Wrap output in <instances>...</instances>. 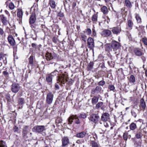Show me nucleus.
<instances>
[{"instance_id":"obj_33","label":"nucleus","mask_w":147,"mask_h":147,"mask_svg":"<svg viewBox=\"0 0 147 147\" xmlns=\"http://www.w3.org/2000/svg\"><path fill=\"white\" fill-rule=\"evenodd\" d=\"M18 105H22L24 104V98H18Z\"/></svg>"},{"instance_id":"obj_45","label":"nucleus","mask_w":147,"mask_h":147,"mask_svg":"<svg viewBox=\"0 0 147 147\" xmlns=\"http://www.w3.org/2000/svg\"><path fill=\"white\" fill-rule=\"evenodd\" d=\"M105 84V82L103 80H101L98 83V85L99 86H103Z\"/></svg>"},{"instance_id":"obj_7","label":"nucleus","mask_w":147,"mask_h":147,"mask_svg":"<svg viewBox=\"0 0 147 147\" xmlns=\"http://www.w3.org/2000/svg\"><path fill=\"white\" fill-rule=\"evenodd\" d=\"M99 119V116L95 114H93L91 115L90 117V120L94 123H96Z\"/></svg>"},{"instance_id":"obj_59","label":"nucleus","mask_w":147,"mask_h":147,"mask_svg":"<svg viewBox=\"0 0 147 147\" xmlns=\"http://www.w3.org/2000/svg\"><path fill=\"white\" fill-rule=\"evenodd\" d=\"M141 58L142 59V60H143V62H144L146 61L145 57H144V56H142L141 57Z\"/></svg>"},{"instance_id":"obj_9","label":"nucleus","mask_w":147,"mask_h":147,"mask_svg":"<svg viewBox=\"0 0 147 147\" xmlns=\"http://www.w3.org/2000/svg\"><path fill=\"white\" fill-rule=\"evenodd\" d=\"M88 47L90 49H92L94 46V42L93 39L91 37L89 38L88 39Z\"/></svg>"},{"instance_id":"obj_38","label":"nucleus","mask_w":147,"mask_h":147,"mask_svg":"<svg viewBox=\"0 0 147 147\" xmlns=\"http://www.w3.org/2000/svg\"><path fill=\"white\" fill-rule=\"evenodd\" d=\"M87 117V115L86 113H82L80 114L79 117L80 118H82L84 119L86 118Z\"/></svg>"},{"instance_id":"obj_5","label":"nucleus","mask_w":147,"mask_h":147,"mask_svg":"<svg viewBox=\"0 0 147 147\" xmlns=\"http://www.w3.org/2000/svg\"><path fill=\"white\" fill-rule=\"evenodd\" d=\"M75 119V122L76 123L78 124L80 123V121L78 117L76 115H72L70 116L68 118V124H71L73 122V120Z\"/></svg>"},{"instance_id":"obj_3","label":"nucleus","mask_w":147,"mask_h":147,"mask_svg":"<svg viewBox=\"0 0 147 147\" xmlns=\"http://www.w3.org/2000/svg\"><path fill=\"white\" fill-rule=\"evenodd\" d=\"M61 142L62 144L61 146L62 147L67 146L70 144L69 139L66 136H64L62 138Z\"/></svg>"},{"instance_id":"obj_15","label":"nucleus","mask_w":147,"mask_h":147,"mask_svg":"<svg viewBox=\"0 0 147 147\" xmlns=\"http://www.w3.org/2000/svg\"><path fill=\"white\" fill-rule=\"evenodd\" d=\"M111 34V31L109 30L105 29L102 32V35L104 37L109 36Z\"/></svg>"},{"instance_id":"obj_13","label":"nucleus","mask_w":147,"mask_h":147,"mask_svg":"<svg viewBox=\"0 0 147 147\" xmlns=\"http://www.w3.org/2000/svg\"><path fill=\"white\" fill-rule=\"evenodd\" d=\"M101 90L102 88L99 86H97L95 88L92 89L91 92L93 94H98L101 92Z\"/></svg>"},{"instance_id":"obj_52","label":"nucleus","mask_w":147,"mask_h":147,"mask_svg":"<svg viewBox=\"0 0 147 147\" xmlns=\"http://www.w3.org/2000/svg\"><path fill=\"white\" fill-rule=\"evenodd\" d=\"M18 130V127L16 126H15L13 128V131L14 132H17Z\"/></svg>"},{"instance_id":"obj_50","label":"nucleus","mask_w":147,"mask_h":147,"mask_svg":"<svg viewBox=\"0 0 147 147\" xmlns=\"http://www.w3.org/2000/svg\"><path fill=\"white\" fill-rule=\"evenodd\" d=\"M3 74L5 77H7L9 75V74L8 72L6 71H4L3 72Z\"/></svg>"},{"instance_id":"obj_12","label":"nucleus","mask_w":147,"mask_h":147,"mask_svg":"<svg viewBox=\"0 0 147 147\" xmlns=\"http://www.w3.org/2000/svg\"><path fill=\"white\" fill-rule=\"evenodd\" d=\"M29 130L28 126H26L24 127L22 130V136L24 138H27V134Z\"/></svg>"},{"instance_id":"obj_10","label":"nucleus","mask_w":147,"mask_h":147,"mask_svg":"<svg viewBox=\"0 0 147 147\" xmlns=\"http://www.w3.org/2000/svg\"><path fill=\"white\" fill-rule=\"evenodd\" d=\"M121 28L120 26L114 27L112 28V32L115 34H118L121 31Z\"/></svg>"},{"instance_id":"obj_54","label":"nucleus","mask_w":147,"mask_h":147,"mask_svg":"<svg viewBox=\"0 0 147 147\" xmlns=\"http://www.w3.org/2000/svg\"><path fill=\"white\" fill-rule=\"evenodd\" d=\"M4 32L2 28H0V34L1 35H2L3 34Z\"/></svg>"},{"instance_id":"obj_31","label":"nucleus","mask_w":147,"mask_h":147,"mask_svg":"<svg viewBox=\"0 0 147 147\" xmlns=\"http://www.w3.org/2000/svg\"><path fill=\"white\" fill-rule=\"evenodd\" d=\"M90 145L92 147H98V143L94 141H92L90 142Z\"/></svg>"},{"instance_id":"obj_8","label":"nucleus","mask_w":147,"mask_h":147,"mask_svg":"<svg viewBox=\"0 0 147 147\" xmlns=\"http://www.w3.org/2000/svg\"><path fill=\"white\" fill-rule=\"evenodd\" d=\"M111 46L114 51H116L120 47V43L116 41H113L111 43Z\"/></svg>"},{"instance_id":"obj_26","label":"nucleus","mask_w":147,"mask_h":147,"mask_svg":"<svg viewBox=\"0 0 147 147\" xmlns=\"http://www.w3.org/2000/svg\"><path fill=\"white\" fill-rule=\"evenodd\" d=\"M49 4L52 8L55 9V8L56 5L54 0H49Z\"/></svg>"},{"instance_id":"obj_28","label":"nucleus","mask_w":147,"mask_h":147,"mask_svg":"<svg viewBox=\"0 0 147 147\" xmlns=\"http://www.w3.org/2000/svg\"><path fill=\"white\" fill-rule=\"evenodd\" d=\"M101 11L103 14H105L108 12V10L107 7L105 6H103L100 9Z\"/></svg>"},{"instance_id":"obj_62","label":"nucleus","mask_w":147,"mask_h":147,"mask_svg":"<svg viewBox=\"0 0 147 147\" xmlns=\"http://www.w3.org/2000/svg\"><path fill=\"white\" fill-rule=\"evenodd\" d=\"M111 0H104L106 3H109L111 1Z\"/></svg>"},{"instance_id":"obj_53","label":"nucleus","mask_w":147,"mask_h":147,"mask_svg":"<svg viewBox=\"0 0 147 147\" xmlns=\"http://www.w3.org/2000/svg\"><path fill=\"white\" fill-rule=\"evenodd\" d=\"M76 2H73L72 4V8L73 9H74V8L76 6Z\"/></svg>"},{"instance_id":"obj_57","label":"nucleus","mask_w":147,"mask_h":147,"mask_svg":"<svg viewBox=\"0 0 147 147\" xmlns=\"http://www.w3.org/2000/svg\"><path fill=\"white\" fill-rule=\"evenodd\" d=\"M3 57V55L2 53H0V60H1Z\"/></svg>"},{"instance_id":"obj_19","label":"nucleus","mask_w":147,"mask_h":147,"mask_svg":"<svg viewBox=\"0 0 147 147\" xmlns=\"http://www.w3.org/2000/svg\"><path fill=\"white\" fill-rule=\"evenodd\" d=\"M46 59L47 61H50L53 59L52 54L51 53H47L45 54Z\"/></svg>"},{"instance_id":"obj_35","label":"nucleus","mask_w":147,"mask_h":147,"mask_svg":"<svg viewBox=\"0 0 147 147\" xmlns=\"http://www.w3.org/2000/svg\"><path fill=\"white\" fill-rule=\"evenodd\" d=\"M127 24L130 29H132L133 25V23L132 21L131 20H129L127 22Z\"/></svg>"},{"instance_id":"obj_44","label":"nucleus","mask_w":147,"mask_h":147,"mask_svg":"<svg viewBox=\"0 0 147 147\" xmlns=\"http://www.w3.org/2000/svg\"><path fill=\"white\" fill-rule=\"evenodd\" d=\"M86 32L87 35H90L91 33V30L90 28H87L86 30Z\"/></svg>"},{"instance_id":"obj_55","label":"nucleus","mask_w":147,"mask_h":147,"mask_svg":"<svg viewBox=\"0 0 147 147\" xmlns=\"http://www.w3.org/2000/svg\"><path fill=\"white\" fill-rule=\"evenodd\" d=\"M53 41L55 42L56 43L57 42V39L55 37H54L53 38Z\"/></svg>"},{"instance_id":"obj_60","label":"nucleus","mask_w":147,"mask_h":147,"mask_svg":"<svg viewBox=\"0 0 147 147\" xmlns=\"http://www.w3.org/2000/svg\"><path fill=\"white\" fill-rule=\"evenodd\" d=\"M55 88L57 89H59V86L58 85L56 84L55 85Z\"/></svg>"},{"instance_id":"obj_11","label":"nucleus","mask_w":147,"mask_h":147,"mask_svg":"<svg viewBox=\"0 0 147 147\" xmlns=\"http://www.w3.org/2000/svg\"><path fill=\"white\" fill-rule=\"evenodd\" d=\"M110 119L109 114L108 113H103L101 117V119L104 122L108 121Z\"/></svg>"},{"instance_id":"obj_46","label":"nucleus","mask_w":147,"mask_h":147,"mask_svg":"<svg viewBox=\"0 0 147 147\" xmlns=\"http://www.w3.org/2000/svg\"><path fill=\"white\" fill-rule=\"evenodd\" d=\"M108 88L110 90H114L115 88L113 85H110L109 86Z\"/></svg>"},{"instance_id":"obj_51","label":"nucleus","mask_w":147,"mask_h":147,"mask_svg":"<svg viewBox=\"0 0 147 147\" xmlns=\"http://www.w3.org/2000/svg\"><path fill=\"white\" fill-rule=\"evenodd\" d=\"M6 99L8 101H10V96L9 94H7L6 95Z\"/></svg>"},{"instance_id":"obj_21","label":"nucleus","mask_w":147,"mask_h":147,"mask_svg":"<svg viewBox=\"0 0 147 147\" xmlns=\"http://www.w3.org/2000/svg\"><path fill=\"white\" fill-rule=\"evenodd\" d=\"M124 5L129 9L131 8L132 6L131 2L129 0H125Z\"/></svg>"},{"instance_id":"obj_37","label":"nucleus","mask_w":147,"mask_h":147,"mask_svg":"<svg viewBox=\"0 0 147 147\" xmlns=\"http://www.w3.org/2000/svg\"><path fill=\"white\" fill-rule=\"evenodd\" d=\"M135 18L138 23H140L141 22V19L139 14H136Z\"/></svg>"},{"instance_id":"obj_58","label":"nucleus","mask_w":147,"mask_h":147,"mask_svg":"<svg viewBox=\"0 0 147 147\" xmlns=\"http://www.w3.org/2000/svg\"><path fill=\"white\" fill-rule=\"evenodd\" d=\"M59 118H58L56 120V122L57 123H60L61 121L60 120Z\"/></svg>"},{"instance_id":"obj_64","label":"nucleus","mask_w":147,"mask_h":147,"mask_svg":"<svg viewBox=\"0 0 147 147\" xmlns=\"http://www.w3.org/2000/svg\"><path fill=\"white\" fill-rule=\"evenodd\" d=\"M32 46L33 47H34L36 46V44L34 43H32Z\"/></svg>"},{"instance_id":"obj_16","label":"nucleus","mask_w":147,"mask_h":147,"mask_svg":"<svg viewBox=\"0 0 147 147\" xmlns=\"http://www.w3.org/2000/svg\"><path fill=\"white\" fill-rule=\"evenodd\" d=\"M134 52L135 55L138 56H141L144 54L141 50L139 48L135 49L134 50Z\"/></svg>"},{"instance_id":"obj_4","label":"nucleus","mask_w":147,"mask_h":147,"mask_svg":"<svg viewBox=\"0 0 147 147\" xmlns=\"http://www.w3.org/2000/svg\"><path fill=\"white\" fill-rule=\"evenodd\" d=\"M20 86L18 84L13 83L11 86V90L13 92L17 93L19 90Z\"/></svg>"},{"instance_id":"obj_34","label":"nucleus","mask_w":147,"mask_h":147,"mask_svg":"<svg viewBox=\"0 0 147 147\" xmlns=\"http://www.w3.org/2000/svg\"><path fill=\"white\" fill-rule=\"evenodd\" d=\"M45 129L44 126H37V132H40L43 131Z\"/></svg>"},{"instance_id":"obj_39","label":"nucleus","mask_w":147,"mask_h":147,"mask_svg":"<svg viewBox=\"0 0 147 147\" xmlns=\"http://www.w3.org/2000/svg\"><path fill=\"white\" fill-rule=\"evenodd\" d=\"M136 110H132L131 113L132 115L135 118H136L137 116V113H136Z\"/></svg>"},{"instance_id":"obj_18","label":"nucleus","mask_w":147,"mask_h":147,"mask_svg":"<svg viewBox=\"0 0 147 147\" xmlns=\"http://www.w3.org/2000/svg\"><path fill=\"white\" fill-rule=\"evenodd\" d=\"M23 12L21 9H18L17 12V16L19 18V20L20 22L22 21Z\"/></svg>"},{"instance_id":"obj_27","label":"nucleus","mask_w":147,"mask_h":147,"mask_svg":"<svg viewBox=\"0 0 147 147\" xmlns=\"http://www.w3.org/2000/svg\"><path fill=\"white\" fill-rule=\"evenodd\" d=\"M98 13L97 12L96 14L93 15L92 17V20L94 22L97 21Z\"/></svg>"},{"instance_id":"obj_17","label":"nucleus","mask_w":147,"mask_h":147,"mask_svg":"<svg viewBox=\"0 0 147 147\" xmlns=\"http://www.w3.org/2000/svg\"><path fill=\"white\" fill-rule=\"evenodd\" d=\"M140 107L144 111L146 108V105L144 100L143 98H141L140 100Z\"/></svg>"},{"instance_id":"obj_47","label":"nucleus","mask_w":147,"mask_h":147,"mask_svg":"<svg viewBox=\"0 0 147 147\" xmlns=\"http://www.w3.org/2000/svg\"><path fill=\"white\" fill-rule=\"evenodd\" d=\"M127 133H124L123 135V138L125 140H127Z\"/></svg>"},{"instance_id":"obj_42","label":"nucleus","mask_w":147,"mask_h":147,"mask_svg":"<svg viewBox=\"0 0 147 147\" xmlns=\"http://www.w3.org/2000/svg\"><path fill=\"white\" fill-rule=\"evenodd\" d=\"M0 147H7L5 142L3 141H1L0 142Z\"/></svg>"},{"instance_id":"obj_36","label":"nucleus","mask_w":147,"mask_h":147,"mask_svg":"<svg viewBox=\"0 0 147 147\" xmlns=\"http://www.w3.org/2000/svg\"><path fill=\"white\" fill-rule=\"evenodd\" d=\"M103 103L102 102H98L96 105L95 108L96 109H98L99 108L101 107L103 104Z\"/></svg>"},{"instance_id":"obj_43","label":"nucleus","mask_w":147,"mask_h":147,"mask_svg":"<svg viewBox=\"0 0 147 147\" xmlns=\"http://www.w3.org/2000/svg\"><path fill=\"white\" fill-rule=\"evenodd\" d=\"M33 61V57L32 56H31L29 58V63L32 64Z\"/></svg>"},{"instance_id":"obj_48","label":"nucleus","mask_w":147,"mask_h":147,"mask_svg":"<svg viewBox=\"0 0 147 147\" xmlns=\"http://www.w3.org/2000/svg\"><path fill=\"white\" fill-rule=\"evenodd\" d=\"M142 41L145 45H147V38H143Z\"/></svg>"},{"instance_id":"obj_30","label":"nucleus","mask_w":147,"mask_h":147,"mask_svg":"<svg viewBox=\"0 0 147 147\" xmlns=\"http://www.w3.org/2000/svg\"><path fill=\"white\" fill-rule=\"evenodd\" d=\"M98 98L97 96H94L92 99V104L94 105L96 104L98 101Z\"/></svg>"},{"instance_id":"obj_40","label":"nucleus","mask_w":147,"mask_h":147,"mask_svg":"<svg viewBox=\"0 0 147 147\" xmlns=\"http://www.w3.org/2000/svg\"><path fill=\"white\" fill-rule=\"evenodd\" d=\"M81 36L82 39V40H83L85 42H86V41L87 36L84 34H82L81 35Z\"/></svg>"},{"instance_id":"obj_32","label":"nucleus","mask_w":147,"mask_h":147,"mask_svg":"<svg viewBox=\"0 0 147 147\" xmlns=\"http://www.w3.org/2000/svg\"><path fill=\"white\" fill-rule=\"evenodd\" d=\"M129 128L131 130H133L136 129L137 127V126L136 124L133 123H131L129 126Z\"/></svg>"},{"instance_id":"obj_41","label":"nucleus","mask_w":147,"mask_h":147,"mask_svg":"<svg viewBox=\"0 0 147 147\" xmlns=\"http://www.w3.org/2000/svg\"><path fill=\"white\" fill-rule=\"evenodd\" d=\"M9 9L11 10H12L14 9L15 7V6L13 3L12 2H10L9 3Z\"/></svg>"},{"instance_id":"obj_22","label":"nucleus","mask_w":147,"mask_h":147,"mask_svg":"<svg viewBox=\"0 0 147 147\" xmlns=\"http://www.w3.org/2000/svg\"><path fill=\"white\" fill-rule=\"evenodd\" d=\"M129 82L132 84H134L135 82V78L133 75H131L130 76L129 79Z\"/></svg>"},{"instance_id":"obj_61","label":"nucleus","mask_w":147,"mask_h":147,"mask_svg":"<svg viewBox=\"0 0 147 147\" xmlns=\"http://www.w3.org/2000/svg\"><path fill=\"white\" fill-rule=\"evenodd\" d=\"M104 126L106 127H107L108 126V125L107 123H104Z\"/></svg>"},{"instance_id":"obj_20","label":"nucleus","mask_w":147,"mask_h":147,"mask_svg":"<svg viewBox=\"0 0 147 147\" xmlns=\"http://www.w3.org/2000/svg\"><path fill=\"white\" fill-rule=\"evenodd\" d=\"M0 18L1 19L2 22L4 25H6L7 24V18L3 15L0 16Z\"/></svg>"},{"instance_id":"obj_29","label":"nucleus","mask_w":147,"mask_h":147,"mask_svg":"<svg viewBox=\"0 0 147 147\" xmlns=\"http://www.w3.org/2000/svg\"><path fill=\"white\" fill-rule=\"evenodd\" d=\"M94 65V63L93 62H90L88 65L87 67V69L88 71H90L93 68Z\"/></svg>"},{"instance_id":"obj_56","label":"nucleus","mask_w":147,"mask_h":147,"mask_svg":"<svg viewBox=\"0 0 147 147\" xmlns=\"http://www.w3.org/2000/svg\"><path fill=\"white\" fill-rule=\"evenodd\" d=\"M32 130L33 131L36 132L37 131V127H34L33 128Z\"/></svg>"},{"instance_id":"obj_24","label":"nucleus","mask_w":147,"mask_h":147,"mask_svg":"<svg viewBox=\"0 0 147 147\" xmlns=\"http://www.w3.org/2000/svg\"><path fill=\"white\" fill-rule=\"evenodd\" d=\"M57 80L58 82L61 83L62 84H65V79L64 77L62 76L58 77Z\"/></svg>"},{"instance_id":"obj_14","label":"nucleus","mask_w":147,"mask_h":147,"mask_svg":"<svg viewBox=\"0 0 147 147\" xmlns=\"http://www.w3.org/2000/svg\"><path fill=\"white\" fill-rule=\"evenodd\" d=\"M7 39L9 43L11 46H14L15 45V40L13 36L11 35H9L7 37Z\"/></svg>"},{"instance_id":"obj_6","label":"nucleus","mask_w":147,"mask_h":147,"mask_svg":"<svg viewBox=\"0 0 147 147\" xmlns=\"http://www.w3.org/2000/svg\"><path fill=\"white\" fill-rule=\"evenodd\" d=\"M54 95L52 92H49L47 94L46 102L48 104H51L53 102Z\"/></svg>"},{"instance_id":"obj_49","label":"nucleus","mask_w":147,"mask_h":147,"mask_svg":"<svg viewBox=\"0 0 147 147\" xmlns=\"http://www.w3.org/2000/svg\"><path fill=\"white\" fill-rule=\"evenodd\" d=\"M58 16L60 17H63L64 16V14L63 13L60 11L58 13Z\"/></svg>"},{"instance_id":"obj_1","label":"nucleus","mask_w":147,"mask_h":147,"mask_svg":"<svg viewBox=\"0 0 147 147\" xmlns=\"http://www.w3.org/2000/svg\"><path fill=\"white\" fill-rule=\"evenodd\" d=\"M32 9H33V11L32 14L30 18L29 22L30 24H32L31 25V27L33 30L34 31H35L36 30V26L34 24L36 20V13L37 12V9L36 7V5L35 3H34L33 6L32 7L31 10Z\"/></svg>"},{"instance_id":"obj_23","label":"nucleus","mask_w":147,"mask_h":147,"mask_svg":"<svg viewBox=\"0 0 147 147\" xmlns=\"http://www.w3.org/2000/svg\"><path fill=\"white\" fill-rule=\"evenodd\" d=\"M86 133L85 131H82L76 134V136L78 138H83L86 135Z\"/></svg>"},{"instance_id":"obj_2","label":"nucleus","mask_w":147,"mask_h":147,"mask_svg":"<svg viewBox=\"0 0 147 147\" xmlns=\"http://www.w3.org/2000/svg\"><path fill=\"white\" fill-rule=\"evenodd\" d=\"M55 66L56 67V69L50 74H48L46 77V80L48 82H51L52 81V78L56 76L57 73L58 72L57 68H60V65L56 63L55 64Z\"/></svg>"},{"instance_id":"obj_25","label":"nucleus","mask_w":147,"mask_h":147,"mask_svg":"<svg viewBox=\"0 0 147 147\" xmlns=\"http://www.w3.org/2000/svg\"><path fill=\"white\" fill-rule=\"evenodd\" d=\"M142 136V130H140L138 131L136 134V136L137 139H140L141 138Z\"/></svg>"},{"instance_id":"obj_63","label":"nucleus","mask_w":147,"mask_h":147,"mask_svg":"<svg viewBox=\"0 0 147 147\" xmlns=\"http://www.w3.org/2000/svg\"><path fill=\"white\" fill-rule=\"evenodd\" d=\"M64 6L65 7V4L67 3V1H64Z\"/></svg>"}]
</instances>
